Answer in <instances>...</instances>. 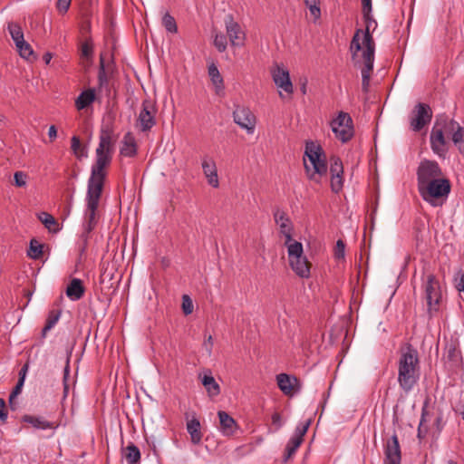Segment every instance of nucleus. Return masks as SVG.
I'll list each match as a JSON object with an SVG mask.
<instances>
[{
  "label": "nucleus",
  "mask_w": 464,
  "mask_h": 464,
  "mask_svg": "<svg viewBox=\"0 0 464 464\" xmlns=\"http://www.w3.org/2000/svg\"><path fill=\"white\" fill-rule=\"evenodd\" d=\"M213 44L218 52H225L227 45V36L223 34H216Z\"/></svg>",
  "instance_id": "37998d69"
},
{
  "label": "nucleus",
  "mask_w": 464,
  "mask_h": 464,
  "mask_svg": "<svg viewBox=\"0 0 464 464\" xmlns=\"http://www.w3.org/2000/svg\"><path fill=\"white\" fill-rule=\"evenodd\" d=\"M434 426L436 427L438 432H440L444 428V422H443V417L442 414H439L435 420H434Z\"/></svg>",
  "instance_id": "4d7b16f0"
},
{
  "label": "nucleus",
  "mask_w": 464,
  "mask_h": 464,
  "mask_svg": "<svg viewBox=\"0 0 464 464\" xmlns=\"http://www.w3.org/2000/svg\"><path fill=\"white\" fill-rule=\"evenodd\" d=\"M330 173H331V189L334 193H338L343 187V166L341 159L333 156L330 159Z\"/></svg>",
  "instance_id": "f8f14e48"
},
{
  "label": "nucleus",
  "mask_w": 464,
  "mask_h": 464,
  "mask_svg": "<svg viewBox=\"0 0 464 464\" xmlns=\"http://www.w3.org/2000/svg\"><path fill=\"white\" fill-rule=\"evenodd\" d=\"M311 422H312L311 419H308L304 422L299 423L296 426L295 433H294V435L292 437L304 440V436L307 432V430H308V429H309V427L311 425Z\"/></svg>",
  "instance_id": "79ce46f5"
},
{
  "label": "nucleus",
  "mask_w": 464,
  "mask_h": 464,
  "mask_svg": "<svg viewBox=\"0 0 464 464\" xmlns=\"http://www.w3.org/2000/svg\"><path fill=\"white\" fill-rule=\"evenodd\" d=\"M187 430L190 435L191 442L194 445L200 443L202 433L200 431V422L197 418H193L187 422Z\"/></svg>",
  "instance_id": "c85d7f7f"
},
{
  "label": "nucleus",
  "mask_w": 464,
  "mask_h": 464,
  "mask_svg": "<svg viewBox=\"0 0 464 464\" xmlns=\"http://www.w3.org/2000/svg\"><path fill=\"white\" fill-rule=\"evenodd\" d=\"M416 175L417 186L419 189L426 186L428 182L435 180L443 176V172L437 161L423 160L418 166Z\"/></svg>",
  "instance_id": "0eeeda50"
},
{
  "label": "nucleus",
  "mask_w": 464,
  "mask_h": 464,
  "mask_svg": "<svg viewBox=\"0 0 464 464\" xmlns=\"http://www.w3.org/2000/svg\"><path fill=\"white\" fill-rule=\"evenodd\" d=\"M81 53L82 56L87 59H90L92 57L93 54V45L91 39H87L84 43L81 45Z\"/></svg>",
  "instance_id": "a18cd8bd"
},
{
  "label": "nucleus",
  "mask_w": 464,
  "mask_h": 464,
  "mask_svg": "<svg viewBox=\"0 0 464 464\" xmlns=\"http://www.w3.org/2000/svg\"><path fill=\"white\" fill-rule=\"evenodd\" d=\"M23 420L25 423L32 425L34 428L38 430H47L53 429L55 430L58 428V424L53 421H48L43 417L34 416V415H24L23 417Z\"/></svg>",
  "instance_id": "a878e982"
},
{
  "label": "nucleus",
  "mask_w": 464,
  "mask_h": 464,
  "mask_svg": "<svg viewBox=\"0 0 464 464\" xmlns=\"http://www.w3.org/2000/svg\"><path fill=\"white\" fill-rule=\"evenodd\" d=\"M285 245L287 246L289 262L304 256L303 255L304 249L302 243L293 239L292 241H287V239H285Z\"/></svg>",
  "instance_id": "7c9ffc66"
},
{
  "label": "nucleus",
  "mask_w": 464,
  "mask_h": 464,
  "mask_svg": "<svg viewBox=\"0 0 464 464\" xmlns=\"http://www.w3.org/2000/svg\"><path fill=\"white\" fill-rule=\"evenodd\" d=\"M457 276H459V282L457 285V288L459 291L464 293V273L461 269H459L457 274Z\"/></svg>",
  "instance_id": "13d9d810"
},
{
  "label": "nucleus",
  "mask_w": 464,
  "mask_h": 464,
  "mask_svg": "<svg viewBox=\"0 0 464 464\" xmlns=\"http://www.w3.org/2000/svg\"><path fill=\"white\" fill-rule=\"evenodd\" d=\"M15 46L23 58L28 61H30L32 58H34V51L31 45L25 42L24 39L22 41V44H16Z\"/></svg>",
  "instance_id": "58836bf2"
},
{
  "label": "nucleus",
  "mask_w": 464,
  "mask_h": 464,
  "mask_svg": "<svg viewBox=\"0 0 464 464\" xmlns=\"http://www.w3.org/2000/svg\"><path fill=\"white\" fill-rule=\"evenodd\" d=\"M28 368H29L28 363L24 364V366L19 371V379L24 380V381L25 380V376L28 372Z\"/></svg>",
  "instance_id": "bf43d9fd"
},
{
  "label": "nucleus",
  "mask_w": 464,
  "mask_h": 464,
  "mask_svg": "<svg viewBox=\"0 0 464 464\" xmlns=\"http://www.w3.org/2000/svg\"><path fill=\"white\" fill-rule=\"evenodd\" d=\"M14 185L22 188L26 185L27 175L23 171H16L14 175Z\"/></svg>",
  "instance_id": "09e8293b"
},
{
  "label": "nucleus",
  "mask_w": 464,
  "mask_h": 464,
  "mask_svg": "<svg viewBox=\"0 0 464 464\" xmlns=\"http://www.w3.org/2000/svg\"><path fill=\"white\" fill-rule=\"evenodd\" d=\"M304 4L305 5L308 7L314 4H316V3H319L318 0H304Z\"/></svg>",
  "instance_id": "0e129e2a"
},
{
  "label": "nucleus",
  "mask_w": 464,
  "mask_h": 464,
  "mask_svg": "<svg viewBox=\"0 0 464 464\" xmlns=\"http://www.w3.org/2000/svg\"><path fill=\"white\" fill-rule=\"evenodd\" d=\"M71 149L73 154L78 158H86L88 156L87 150L82 146L80 138L78 136H72L71 140Z\"/></svg>",
  "instance_id": "c9c22d12"
},
{
  "label": "nucleus",
  "mask_w": 464,
  "mask_h": 464,
  "mask_svg": "<svg viewBox=\"0 0 464 464\" xmlns=\"http://www.w3.org/2000/svg\"><path fill=\"white\" fill-rule=\"evenodd\" d=\"M447 129L452 131V141L458 147L459 153L464 156V128L456 121L451 120Z\"/></svg>",
  "instance_id": "412c9836"
},
{
  "label": "nucleus",
  "mask_w": 464,
  "mask_h": 464,
  "mask_svg": "<svg viewBox=\"0 0 464 464\" xmlns=\"http://www.w3.org/2000/svg\"><path fill=\"white\" fill-rule=\"evenodd\" d=\"M276 382L281 392L287 396H293L301 390L299 380L287 373H279L276 375Z\"/></svg>",
  "instance_id": "2eb2a0df"
},
{
  "label": "nucleus",
  "mask_w": 464,
  "mask_h": 464,
  "mask_svg": "<svg viewBox=\"0 0 464 464\" xmlns=\"http://www.w3.org/2000/svg\"><path fill=\"white\" fill-rule=\"evenodd\" d=\"M162 25L164 26L166 31L169 33H171V34L178 33V25H177L176 20L168 12L165 13L164 15L162 16Z\"/></svg>",
  "instance_id": "4c0bfd02"
},
{
  "label": "nucleus",
  "mask_w": 464,
  "mask_h": 464,
  "mask_svg": "<svg viewBox=\"0 0 464 464\" xmlns=\"http://www.w3.org/2000/svg\"><path fill=\"white\" fill-rule=\"evenodd\" d=\"M66 295L72 301L80 300L85 293V287L82 281L79 278H72L66 288Z\"/></svg>",
  "instance_id": "b1692460"
},
{
  "label": "nucleus",
  "mask_w": 464,
  "mask_h": 464,
  "mask_svg": "<svg viewBox=\"0 0 464 464\" xmlns=\"http://www.w3.org/2000/svg\"><path fill=\"white\" fill-rule=\"evenodd\" d=\"M425 298L427 301L428 311L431 314L439 310V304L441 299V292L439 281L435 276L430 274L427 276L425 284Z\"/></svg>",
  "instance_id": "1a4fd4ad"
},
{
  "label": "nucleus",
  "mask_w": 464,
  "mask_h": 464,
  "mask_svg": "<svg viewBox=\"0 0 464 464\" xmlns=\"http://www.w3.org/2000/svg\"><path fill=\"white\" fill-rule=\"evenodd\" d=\"M362 5L366 29L364 32L360 29L355 32L351 41L350 51L354 66L362 67V88L363 92H367L375 53V43L369 33V21L372 20V0H362Z\"/></svg>",
  "instance_id": "f03ea898"
},
{
  "label": "nucleus",
  "mask_w": 464,
  "mask_h": 464,
  "mask_svg": "<svg viewBox=\"0 0 464 464\" xmlns=\"http://www.w3.org/2000/svg\"><path fill=\"white\" fill-rule=\"evenodd\" d=\"M38 218L50 232L55 233L60 230L58 222L51 214L41 212L38 215Z\"/></svg>",
  "instance_id": "473e14b6"
},
{
  "label": "nucleus",
  "mask_w": 464,
  "mask_h": 464,
  "mask_svg": "<svg viewBox=\"0 0 464 464\" xmlns=\"http://www.w3.org/2000/svg\"><path fill=\"white\" fill-rule=\"evenodd\" d=\"M218 417L219 420L218 430L224 437L232 438L238 433L240 430L239 425L227 411H218Z\"/></svg>",
  "instance_id": "ddd939ff"
},
{
  "label": "nucleus",
  "mask_w": 464,
  "mask_h": 464,
  "mask_svg": "<svg viewBox=\"0 0 464 464\" xmlns=\"http://www.w3.org/2000/svg\"><path fill=\"white\" fill-rule=\"evenodd\" d=\"M304 165L307 178L316 183H321L327 176V163L324 150L314 141H307L304 157Z\"/></svg>",
  "instance_id": "20e7f679"
},
{
  "label": "nucleus",
  "mask_w": 464,
  "mask_h": 464,
  "mask_svg": "<svg viewBox=\"0 0 464 464\" xmlns=\"http://www.w3.org/2000/svg\"><path fill=\"white\" fill-rule=\"evenodd\" d=\"M428 414L427 412V410L425 407L422 408V411H421V418H420V424H419V427H418V430H417V436L419 439H423L425 438L427 432H428V429L427 427H424L423 424L424 422L426 421V415Z\"/></svg>",
  "instance_id": "49530a36"
},
{
  "label": "nucleus",
  "mask_w": 464,
  "mask_h": 464,
  "mask_svg": "<svg viewBox=\"0 0 464 464\" xmlns=\"http://www.w3.org/2000/svg\"><path fill=\"white\" fill-rule=\"evenodd\" d=\"M155 114L156 110L151 102L149 100L143 101L137 119V126L141 131L147 132L156 125Z\"/></svg>",
  "instance_id": "9b49d317"
},
{
  "label": "nucleus",
  "mask_w": 464,
  "mask_h": 464,
  "mask_svg": "<svg viewBox=\"0 0 464 464\" xmlns=\"http://www.w3.org/2000/svg\"><path fill=\"white\" fill-rule=\"evenodd\" d=\"M71 2L72 0H58L56 3L57 10L61 14H65L71 5Z\"/></svg>",
  "instance_id": "3c124183"
},
{
  "label": "nucleus",
  "mask_w": 464,
  "mask_h": 464,
  "mask_svg": "<svg viewBox=\"0 0 464 464\" xmlns=\"http://www.w3.org/2000/svg\"><path fill=\"white\" fill-rule=\"evenodd\" d=\"M5 410V401L4 399L0 398V420L5 421L8 417L7 411Z\"/></svg>",
  "instance_id": "6e6d98bb"
},
{
  "label": "nucleus",
  "mask_w": 464,
  "mask_h": 464,
  "mask_svg": "<svg viewBox=\"0 0 464 464\" xmlns=\"http://www.w3.org/2000/svg\"><path fill=\"white\" fill-rule=\"evenodd\" d=\"M345 252V244L342 239L337 240L336 246L334 247V256L337 259H341L344 257Z\"/></svg>",
  "instance_id": "8fccbe9b"
},
{
  "label": "nucleus",
  "mask_w": 464,
  "mask_h": 464,
  "mask_svg": "<svg viewBox=\"0 0 464 464\" xmlns=\"http://www.w3.org/2000/svg\"><path fill=\"white\" fill-rule=\"evenodd\" d=\"M69 374H70V355H68L66 358V364L63 369V397H66L68 395V392H69V383H68Z\"/></svg>",
  "instance_id": "c03bdc74"
},
{
  "label": "nucleus",
  "mask_w": 464,
  "mask_h": 464,
  "mask_svg": "<svg viewBox=\"0 0 464 464\" xmlns=\"http://www.w3.org/2000/svg\"><path fill=\"white\" fill-rule=\"evenodd\" d=\"M308 9L310 11V14L314 16V18L316 20L320 18L321 16V10L319 7V3L314 4L310 6H308Z\"/></svg>",
  "instance_id": "864d4df0"
},
{
  "label": "nucleus",
  "mask_w": 464,
  "mask_h": 464,
  "mask_svg": "<svg viewBox=\"0 0 464 464\" xmlns=\"http://www.w3.org/2000/svg\"><path fill=\"white\" fill-rule=\"evenodd\" d=\"M447 464H458V463L454 460H449Z\"/></svg>",
  "instance_id": "774afa93"
},
{
  "label": "nucleus",
  "mask_w": 464,
  "mask_h": 464,
  "mask_svg": "<svg viewBox=\"0 0 464 464\" xmlns=\"http://www.w3.org/2000/svg\"><path fill=\"white\" fill-rule=\"evenodd\" d=\"M43 59L45 62V63L48 64L52 59V53H44L43 56Z\"/></svg>",
  "instance_id": "e2e57ef3"
},
{
  "label": "nucleus",
  "mask_w": 464,
  "mask_h": 464,
  "mask_svg": "<svg viewBox=\"0 0 464 464\" xmlns=\"http://www.w3.org/2000/svg\"><path fill=\"white\" fill-rule=\"evenodd\" d=\"M451 185L448 179L440 178L428 182V184L419 188V193L422 199L432 206H435L434 200L441 198H447L450 193Z\"/></svg>",
  "instance_id": "39448f33"
},
{
  "label": "nucleus",
  "mask_w": 464,
  "mask_h": 464,
  "mask_svg": "<svg viewBox=\"0 0 464 464\" xmlns=\"http://www.w3.org/2000/svg\"><path fill=\"white\" fill-rule=\"evenodd\" d=\"M202 169L208 179V183L213 188L219 186L216 164L213 160H203Z\"/></svg>",
  "instance_id": "393cba45"
},
{
  "label": "nucleus",
  "mask_w": 464,
  "mask_h": 464,
  "mask_svg": "<svg viewBox=\"0 0 464 464\" xmlns=\"http://www.w3.org/2000/svg\"><path fill=\"white\" fill-rule=\"evenodd\" d=\"M331 128L336 139L343 143L349 141L354 135L353 120L347 112L340 111L331 121Z\"/></svg>",
  "instance_id": "423d86ee"
},
{
  "label": "nucleus",
  "mask_w": 464,
  "mask_h": 464,
  "mask_svg": "<svg viewBox=\"0 0 464 464\" xmlns=\"http://www.w3.org/2000/svg\"><path fill=\"white\" fill-rule=\"evenodd\" d=\"M233 119L235 123H237L240 128L246 130L248 134L254 133L256 120L249 108L240 105L236 106V109L233 111Z\"/></svg>",
  "instance_id": "9d476101"
},
{
  "label": "nucleus",
  "mask_w": 464,
  "mask_h": 464,
  "mask_svg": "<svg viewBox=\"0 0 464 464\" xmlns=\"http://www.w3.org/2000/svg\"><path fill=\"white\" fill-rule=\"evenodd\" d=\"M293 271L301 278H308L310 276V263L306 256L289 262Z\"/></svg>",
  "instance_id": "bb28decb"
},
{
  "label": "nucleus",
  "mask_w": 464,
  "mask_h": 464,
  "mask_svg": "<svg viewBox=\"0 0 464 464\" xmlns=\"http://www.w3.org/2000/svg\"><path fill=\"white\" fill-rule=\"evenodd\" d=\"M108 83H109V80H108L107 73L105 72L104 61L102 58L101 62H100L99 70H98V85H99V88L102 89L103 87H106L108 85Z\"/></svg>",
  "instance_id": "a19ab883"
},
{
  "label": "nucleus",
  "mask_w": 464,
  "mask_h": 464,
  "mask_svg": "<svg viewBox=\"0 0 464 464\" xmlns=\"http://www.w3.org/2000/svg\"><path fill=\"white\" fill-rule=\"evenodd\" d=\"M225 24L231 45L242 46L244 44L245 34L241 30L240 25L235 22L231 15L226 17Z\"/></svg>",
  "instance_id": "dca6fc26"
},
{
  "label": "nucleus",
  "mask_w": 464,
  "mask_h": 464,
  "mask_svg": "<svg viewBox=\"0 0 464 464\" xmlns=\"http://www.w3.org/2000/svg\"><path fill=\"white\" fill-rule=\"evenodd\" d=\"M420 379L418 352L411 345L402 352L398 361V382L406 393L412 391Z\"/></svg>",
  "instance_id": "7ed1b4c3"
},
{
  "label": "nucleus",
  "mask_w": 464,
  "mask_h": 464,
  "mask_svg": "<svg viewBox=\"0 0 464 464\" xmlns=\"http://www.w3.org/2000/svg\"><path fill=\"white\" fill-rule=\"evenodd\" d=\"M275 222L279 226L280 233L287 241H292V233L294 230L293 223L287 214L280 209L274 212Z\"/></svg>",
  "instance_id": "6ab92c4d"
},
{
  "label": "nucleus",
  "mask_w": 464,
  "mask_h": 464,
  "mask_svg": "<svg viewBox=\"0 0 464 464\" xmlns=\"http://www.w3.org/2000/svg\"><path fill=\"white\" fill-rule=\"evenodd\" d=\"M121 156L132 158L137 154V142L134 135L131 132H127L121 140V147L120 150Z\"/></svg>",
  "instance_id": "5701e85b"
},
{
  "label": "nucleus",
  "mask_w": 464,
  "mask_h": 464,
  "mask_svg": "<svg viewBox=\"0 0 464 464\" xmlns=\"http://www.w3.org/2000/svg\"><path fill=\"white\" fill-rule=\"evenodd\" d=\"M432 119V111L429 104L419 102L412 110L410 124L414 131L421 130Z\"/></svg>",
  "instance_id": "6e6552de"
},
{
  "label": "nucleus",
  "mask_w": 464,
  "mask_h": 464,
  "mask_svg": "<svg viewBox=\"0 0 464 464\" xmlns=\"http://www.w3.org/2000/svg\"><path fill=\"white\" fill-rule=\"evenodd\" d=\"M199 378L209 397L214 398L220 394V386L212 376L210 370H207L202 377L199 375Z\"/></svg>",
  "instance_id": "4be33fe9"
},
{
  "label": "nucleus",
  "mask_w": 464,
  "mask_h": 464,
  "mask_svg": "<svg viewBox=\"0 0 464 464\" xmlns=\"http://www.w3.org/2000/svg\"><path fill=\"white\" fill-rule=\"evenodd\" d=\"M401 452L399 439L394 433L384 445V464H401Z\"/></svg>",
  "instance_id": "4468645a"
},
{
  "label": "nucleus",
  "mask_w": 464,
  "mask_h": 464,
  "mask_svg": "<svg viewBox=\"0 0 464 464\" xmlns=\"http://www.w3.org/2000/svg\"><path fill=\"white\" fill-rule=\"evenodd\" d=\"M204 346L208 351V353H211L213 347V338L211 335H209L208 339L205 341Z\"/></svg>",
  "instance_id": "680f3d73"
},
{
  "label": "nucleus",
  "mask_w": 464,
  "mask_h": 464,
  "mask_svg": "<svg viewBox=\"0 0 464 464\" xmlns=\"http://www.w3.org/2000/svg\"><path fill=\"white\" fill-rule=\"evenodd\" d=\"M24 381L18 379V382L16 385L14 386L12 393L10 394L9 401H11L14 397H15L17 394H19L22 391V388L24 386Z\"/></svg>",
  "instance_id": "603ef678"
},
{
  "label": "nucleus",
  "mask_w": 464,
  "mask_h": 464,
  "mask_svg": "<svg viewBox=\"0 0 464 464\" xmlns=\"http://www.w3.org/2000/svg\"><path fill=\"white\" fill-rule=\"evenodd\" d=\"M208 76L216 88V92L218 93L220 91L224 90V81L223 78L216 66L215 63H211L208 68Z\"/></svg>",
  "instance_id": "2f4dec72"
},
{
  "label": "nucleus",
  "mask_w": 464,
  "mask_h": 464,
  "mask_svg": "<svg viewBox=\"0 0 464 464\" xmlns=\"http://www.w3.org/2000/svg\"><path fill=\"white\" fill-rule=\"evenodd\" d=\"M182 310L186 315L190 314L193 311L192 300L187 295L182 296Z\"/></svg>",
  "instance_id": "de8ad7c7"
},
{
  "label": "nucleus",
  "mask_w": 464,
  "mask_h": 464,
  "mask_svg": "<svg viewBox=\"0 0 464 464\" xmlns=\"http://www.w3.org/2000/svg\"><path fill=\"white\" fill-rule=\"evenodd\" d=\"M272 77L275 84L284 90L285 92L292 94L294 92L293 83L290 80L288 70L284 66L276 65L272 71Z\"/></svg>",
  "instance_id": "a211bd4d"
},
{
  "label": "nucleus",
  "mask_w": 464,
  "mask_h": 464,
  "mask_svg": "<svg viewBox=\"0 0 464 464\" xmlns=\"http://www.w3.org/2000/svg\"><path fill=\"white\" fill-rule=\"evenodd\" d=\"M301 92L303 94L306 93V81L301 86Z\"/></svg>",
  "instance_id": "69168bd1"
},
{
  "label": "nucleus",
  "mask_w": 464,
  "mask_h": 464,
  "mask_svg": "<svg viewBox=\"0 0 464 464\" xmlns=\"http://www.w3.org/2000/svg\"><path fill=\"white\" fill-rule=\"evenodd\" d=\"M430 141L432 151L440 157H444L448 150L446 148L447 142L443 130L441 128H438L437 122L431 130Z\"/></svg>",
  "instance_id": "f3484780"
},
{
  "label": "nucleus",
  "mask_w": 464,
  "mask_h": 464,
  "mask_svg": "<svg viewBox=\"0 0 464 464\" xmlns=\"http://www.w3.org/2000/svg\"><path fill=\"white\" fill-rule=\"evenodd\" d=\"M122 457L128 464H139L141 456L140 449L130 442L127 447L122 448Z\"/></svg>",
  "instance_id": "cd10ccee"
},
{
  "label": "nucleus",
  "mask_w": 464,
  "mask_h": 464,
  "mask_svg": "<svg viewBox=\"0 0 464 464\" xmlns=\"http://www.w3.org/2000/svg\"><path fill=\"white\" fill-rule=\"evenodd\" d=\"M61 316V311L60 310H52L49 312L46 324L44 327L43 328V335H45L48 331H50L59 321V318Z\"/></svg>",
  "instance_id": "e433bc0d"
},
{
  "label": "nucleus",
  "mask_w": 464,
  "mask_h": 464,
  "mask_svg": "<svg viewBox=\"0 0 464 464\" xmlns=\"http://www.w3.org/2000/svg\"><path fill=\"white\" fill-rule=\"evenodd\" d=\"M95 100V90L88 89L80 93L75 101L77 110H83L91 105Z\"/></svg>",
  "instance_id": "c756f323"
},
{
  "label": "nucleus",
  "mask_w": 464,
  "mask_h": 464,
  "mask_svg": "<svg viewBox=\"0 0 464 464\" xmlns=\"http://www.w3.org/2000/svg\"><path fill=\"white\" fill-rule=\"evenodd\" d=\"M7 29L14 44H22L24 38L21 26L16 23L11 22L8 24Z\"/></svg>",
  "instance_id": "72a5a7b5"
},
{
  "label": "nucleus",
  "mask_w": 464,
  "mask_h": 464,
  "mask_svg": "<svg viewBox=\"0 0 464 464\" xmlns=\"http://www.w3.org/2000/svg\"><path fill=\"white\" fill-rule=\"evenodd\" d=\"M48 136L51 140H53L57 137V130L54 125H51L48 130Z\"/></svg>",
  "instance_id": "052dcab7"
},
{
  "label": "nucleus",
  "mask_w": 464,
  "mask_h": 464,
  "mask_svg": "<svg viewBox=\"0 0 464 464\" xmlns=\"http://www.w3.org/2000/svg\"><path fill=\"white\" fill-rule=\"evenodd\" d=\"M372 23L376 24L375 20L372 17V20L369 21V28L372 25Z\"/></svg>",
  "instance_id": "338daca9"
},
{
  "label": "nucleus",
  "mask_w": 464,
  "mask_h": 464,
  "mask_svg": "<svg viewBox=\"0 0 464 464\" xmlns=\"http://www.w3.org/2000/svg\"><path fill=\"white\" fill-rule=\"evenodd\" d=\"M302 442L303 440L295 439L294 437L290 438L285 447L284 461H287L296 452Z\"/></svg>",
  "instance_id": "f704fd0d"
},
{
  "label": "nucleus",
  "mask_w": 464,
  "mask_h": 464,
  "mask_svg": "<svg viewBox=\"0 0 464 464\" xmlns=\"http://www.w3.org/2000/svg\"><path fill=\"white\" fill-rule=\"evenodd\" d=\"M114 144L111 132L102 130L100 135V142L95 151V162L92 166L91 175L87 183L86 207L83 213L82 232L81 235V238L83 241L82 252L85 250L90 234L96 227L100 218L98 207L107 176L105 169L111 162Z\"/></svg>",
  "instance_id": "f257e3e1"
},
{
  "label": "nucleus",
  "mask_w": 464,
  "mask_h": 464,
  "mask_svg": "<svg viewBox=\"0 0 464 464\" xmlns=\"http://www.w3.org/2000/svg\"><path fill=\"white\" fill-rule=\"evenodd\" d=\"M271 419L273 425L276 426V430H278L283 426L281 415L278 412H275Z\"/></svg>",
  "instance_id": "5fc2aeb1"
},
{
  "label": "nucleus",
  "mask_w": 464,
  "mask_h": 464,
  "mask_svg": "<svg viewBox=\"0 0 464 464\" xmlns=\"http://www.w3.org/2000/svg\"><path fill=\"white\" fill-rule=\"evenodd\" d=\"M42 254L43 245L39 243L36 239H32L30 241V246L27 255L33 259H38L42 256Z\"/></svg>",
  "instance_id": "ea45409f"
},
{
  "label": "nucleus",
  "mask_w": 464,
  "mask_h": 464,
  "mask_svg": "<svg viewBox=\"0 0 464 464\" xmlns=\"http://www.w3.org/2000/svg\"><path fill=\"white\" fill-rule=\"evenodd\" d=\"M444 360L446 366L450 372H457V370L461 366V354L454 343H450L446 346Z\"/></svg>",
  "instance_id": "aec40b11"
}]
</instances>
